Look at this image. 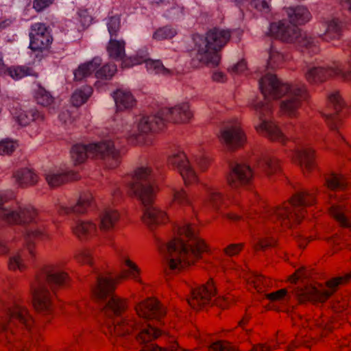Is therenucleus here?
<instances>
[{
	"instance_id": "1",
	"label": "nucleus",
	"mask_w": 351,
	"mask_h": 351,
	"mask_svg": "<svg viewBox=\"0 0 351 351\" xmlns=\"http://www.w3.org/2000/svg\"><path fill=\"white\" fill-rule=\"evenodd\" d=\"M166 248L169 268L180 271L199 259L207 251L208 245L195 235L191 225L185 224L178 228L177 237L167 244Z\"/></svg>"
},
{
	"instance_id": "2",
	"label": "nucleus",
	"mask_w": 351,
	"mask_h": 351,
	"mask_svg": "<svg viewBox=\"0 0 351 351\" xmlns=\"http://www.w3.org/2000/svg\"><path fill=\"white\" fill-rule=\"evenodd\" d=\"M231 35L230 30L219 27L211 28L204 35H194L196 51L192 60L194 66H217L221 62V51L230 40Z\"/></svg>"
},
{
	"instance_id": "3",
	"label": "nucleus",
	"mask_w": 351,
	"mask_h": 351,
	"mask_svg": "<svg viewBox=\"0 0 351 351\" xmlns=\"http://www.w3.org/2000/svg\"><path fill=\"white\" fill-rule=\"evenodd\" d=\"M315 202L314 193L304 191L295 193L291 199L282 205L266 211L264 217L276 221H278L282 226L291 227L301 221L304 216V210L301 206H307Z\"/></svg>"
},
{
	"instance_id": "4",
	"label": "nucleus",
	"mask_w": 351,
	"mask_h": 351,
	"mask_svg": "<svg viewBox=\"0 0 351 351\" xmlns=\"http://www.w3.org/2000/svg\"><path fill=\"white\" fill-rule=\"evenodd\" d=\"M18 324L27 330H30L34 324L28 308L21 300H15L8 308L6 316L0 319V339L5 338L12 341L19 330Z\"/></svg>"
},
{
	"instance_id": "5",
	"label": "nucleus",
	"mask_w": 351,
	"mask_h": 351,
	"mask_svg": "<svg viewBox=\"0 0 351 351\" xmlns=\"http://www.w3.org/2000/svg\"><path fill=\"white\" fill-rule=\"evenodd\" d=\"M269 34L283 42L295 43L300 47H304L313 53L319 51L318 40L306 33H302L301 29L285 21H278L271 23Z\"/></svg>"
},
{
	"instance_id": "6",
	"label": "nucleus",
	"mask_w": 351,
	"mask_h": 351,
	"mask_svg": "<svg viewBox=\"0 0 351 351\" xmlns=\"http://www.w3.org/2000/svg\"><path fill=\"white\" fill-rule=\"evenodd\" d=\"M153 171L150 167H137L132 175V181L128 184V193L140 199L144 206L152 204L155 199L157 189L150 184Z\"/></svg>"
},
{
	"instance_id": "7",
	"label": "nucleus",
	"mask_w": 351,
	"mask_h": 351,
	"mask_svg": "<svg viewBox=\"0 0 351 351\" xmlns=\"http://www.w3.org/2000/svg\"><path fill=\"white\" fill-rule=\"evenodd\" d=\"M351 279V274L343 276L333 278L326 282L327 289H318L314 287H306L304 289H296L293 295L298 301L305 302L311 301L314 302H324L335 292L339 285L348 282Z\"/></svg>"
},
{
	"instance_id": "8",
	"label": "nucleus",
	"mask_w": 351,
	"mask_h": 351,
	"mask_svg": "<svg viewBox=\"0 0 351 351\" xmlns=\"http://www.w3.org/2000/svg\"><path fill=\"white\" fill-rule=\"evenodd\" d=\"M39 211L32 205L19 206L16 208H0V221L11 225L37 223Z\"/></svg>"
},
{
	"instance_id": "9",
	"label": "nucleus",
	"mask_w": 351,
	"mask_h": 351,
	"mask_svg": "<svg viewBox=\"0 0 351 351\" xmlns=\"http://www.w3.org/2000/svg\"><path fill=\"white\" fill-rule=\"evenodd\" d=\"M35 281L46 286L47 285L56 287H61L66 285L69 277L58 263H47L40 267L36 272Z\"/></svg>"
},
{
	"instance_id": "10",
	"label": "nucleus",
	"mask_w": 351,
	"mask_h": 351,
	"mask_svg": "<svg viewBox=\"0 0 351 351\" xmlns=\"http://www.w3.org/2000/svg\"><path fill=\"white\" fill-rule=\"evenodd\" d=\"M284 96H287V97L280 103L281 113L290 118H296L298 116V110L301 108L302 102L308 97L306 86L304 84H291Z\"/></svg>"
},
{
	"instance_id": "11",
	"label": "nucleus",
	"mask_w": 351,
	"mask_h": 351,
	"mask_svg": "<svg viewBox=\"0 0 351 351\" xmlns=\"http://www.w3.org/2000/svg\"><path fill=\"white\" fill-rule=\"evenodd\" d=\"M255 110L258 114L261 122L256 125V132L268 138L272 141H277L284 143L287 138L280 130V128L272 121L263 119L262 116H268L271 112V106L269 104H257L254 106Z\"/></svg>"
},
{
	"instance_id": "12",
	"label": "nucleus",
	"mask_w": 351,
	"mask_h": 351,
	"mask_svg": "<svg viewBox=\"0 0 351 351\" xmlns=\"http://www.w3.org/2000/svg\"><path fill=\"white\" fill-rule=\"evenodd\" d=\"M219 142L229 151L241 148L246 143V136L238 122L228 123L221 128L218 134Z\"/></svg>"
},
{
	"instance_id": "13",
	"label": "nucleus",
	"mask_w": 351,
	"mask_h": 351,
	"mask_svg": "<svg viewBox=\"0 0 351 351\" xmlns=\"http://www.w3.org/2000/svg\"><path fill=\"white\" fill-rule=\"evenodd\" d=\"M306 80L312 84L324 82L334 77L351 80V71L346 72L339 65L331 67L313 66L308 68L304 73Z\"/></svg>"
},
{
	"instance_id": "14",
	"label": "nucleus",
	"mask_w": 351,
	"mask_h": 351,
	"mask_svg": "<svg viewBox=\"0 0 351 351\" xmlns=\"http://www.w3.org/2000/svg\"><path fill=\"white\" fill-rule=\"evenodd\" d=\"M30 289L35 310L39 313H49L53 309V300L48 288L34 280Z\"/></svg>"
},
{
	"instance_id": "15",
	"label": "nucleus",
	"mask_w": 351,
	"mask_h": 351,
	"mask_svg": "<svg viewBox=\"0 0 351 351\" xmlns=\"http://www.w3.org/2000/svg\"><path fill=\"white\" fill-rule=\"evenodd\" d=\"M168 165L179 171L186 186L197 182V176L184 152H178L169 156Z\"/></svg>"
},
{
	"instance_id": "16",
	"label": "nucleus",
	"mask_w": 351,
	"mask_h": 351,
	"mask_svg": "<svg viewBox=\"0 0 351 351\" xmlns=\"http://www.w3.org/2000/svg\"><path fill=\"white\" fill-rule=\"evenodd\" d=\"M29 38V48L37 52L47 50L53 41L48 27L42 23H36L31 26Z\"/></svg>"
},
{
	"instance_id": "17",
	"label": "nucleus",
	"mask_w": 351,
	"mask_h": 351,
	"mask_svg": "<svg viewBox=\"0 0 351 351\" xmlns=\"http://www.w3.org/2000/svg\"><path fill=\"white\" fill-rule=\"evenodd\" d=\"M259 85L265 98L276 99L283 97L291 84L282 83L275 75L267 74L260 80Z\"/></svg>"
},
{
	"instance_id": "18",
	"label": "nucleus",
	"mask_w": 351,
	"mask_h": 351,
	"mask_svg": "<svg viewBox=\"0 0 351 351\" xmlns=\"http://www.w3.org/2000/svg\"><path fill=\"white\" fill-rule=\"evenodd\" d=\"M216 294V288L212 280L205 285L194 289L188 299L189 304L195 310L199 311L208 305Z\"/></svg>"
},
{
	"instance_id": "19",
	"label": "nucleus",
	"mask_w": 351,
	"mask_h": 351,
	"mask_svg": "<svg viewBox=\"0 0 351 351\" xmlns=\"http://www.w3.org/2000/svg\"><path fill=\"white\" fill-rule=\"evenodd\" d=\"M90 152L92 153V158H101L106 160L110 168H114L119 165V152L114 148L112 141L91 143Z\"/></svg>"
},
{
	"instance_id": "20",
	"label": "nucleus",
	"mask_w": 351,
	"mask_h": 351,
	"mask_svg": "<svg viewBox=\"0 0 351 351\" xmlns=\"http://www.w3.org/2000/svg\"><path fill=\"white\" fill-rule=\"evenodd\" d=\"M253 178V171L249 165L236 163L232 165L226 180L232 189H239L249 184Z\"/></svg>"
},
{
	"instance_id": "21",
	"label": "nucleus",
	"mask_w": 351,
	"mask_h": 351,
	"mask_svg": "<svg viewBox=\"0 0 351 351\" xmlns=\"http://www.w3.org/2000/svg\"><path fill=\"white\" fill-rule=\"evenodd\" d=\"M135 311L140 317L160 320L166 315L165 308L156 299L150 298L136 304Z\"/></svg>"
},
{
	"instance_id": "22",
	"label": "nucleus",
	"mask_w": 351,
	"mask_h": 351,
	"mask_svg": "<svg viewBox=\"0 0 351 351\" xmlns=\"http://www.w3.org/2000/svg\"><path fill=\"white\" fill-rule=\"evenodd\" d=\"M160 114L164 119L175 123H188L193 117L189 103L183 102L171 108H163Z\"/></svg>"
},
{
	"instance_id": "23",
	"label": "nucleus",
	"mask_w": 351,
	"mask_h": 351,
	"mask_svg": "<svg viewBox=\"0 0 351 351\" xmlns=\"http://www.w3.org/2000/svg\"><path fill=\"white\" fill-rule=\"evenodd\" d=\"M98 227L96 223L91 220L77 219L71 226L73 235L82 242L89 241L98 234Z\"/></svg>"
},
{
	"instance_id": "24",
	"label": "nucleus",
	"mask_w": 351,
	"mask_h": 351,
	"mask_svg": "<svg viewBox=\"0 0 351 351\" xmlns=\"http://www.w3.org/2000/svg\"><path fill=\"white\" fill-rule=\"evenodd\" d=\"M344 106L343 100L337 90L330 93L327 97V108L332 112L326 114L327 125L330 130L337 131L341 124L340 121L335 116L340 112Z\"/></svg>"
},
{
	"instance_id": "25",
	"label": "nucleus",
	"mask_w": 351,
	"mask_h": 351,
	"mask_svg": "<svg viewBox=\"0 0 351 351\" xmlns=\"http://www.w3.org/2000/svg\"><path fill=\"white\" fill-rule=\"evenodd\" d=\"M346 198L340 197L339 204H333L329 208V214L343 228H351V204H343L341 202Z\"/></svg>"
},
{
	"instance_id": "26",
	"label": "nucleus",
	"mask_w": 351,
	"mask_h": 351,
	"mask_svg": "<svg viewBox=\"0 0 351 351\" xmlns=\"http://www.w3.org/2000/svg\"><path fill=\"white\" fill-rule=\"evenodd\" d=\"M119 282L117 277L99 276L92 289L93 294L97 299H104L112 293Z\"/></svg>"
},
{
	"instance_id": "27",
	"label": "nucleus",
	"mask_w": 351,
	"mask_h": 351,
	"mask_svg": "<svg viewBox=\"0 0 351 351\" xmlns=\"http://www.w3.org/2000/svg\"><path fill=\"white\" fill-rule=\"evenodd\" d=\"M121 219L119 210L107 208L104 209L99 215L98 229L103 232H112Z\"/></svg>"
},
{
	"instance_id": "28",
	"label": "nucleus",
	"mask_w": 351,
	"mask_h": 351,
	"mask_svg": "<svg viewBox=\"0 0 351 351\" xmlns=\"http://www.w3.org/2000/svg\"><path fill=\"white\" fill-rule=\"evenodd\" d=\"M141 321L133 316H127L109 327V332L116 336H125L141 328Z\"/></svg>"
},
{
	"instance_id": "29",
	"label": "nucleus",
	"mask_w": 351,
	"mask_h": 351,
	"mask_svg": "<svg viewBox=\"0 0 351 351\" xmlns=\"http://www.w3.org/2000/svg\"><path fill=\"white\" fill-rule=\"evenodd\" d=\"M45 177L50 187H58L80 178L77 173L60 170H50L45 173Z\"/></svg>"
},
{
	"instance_id": "30",
	"label": "nucleus",
	"mask_w": 351,
	"mask_h": 351,
	"mask_svg": "<svg viewBox=\"0 0 351 351\" xmlns=\"http://www.w3.org/2000/svg\"><path fill=\"white\" fill-rule=\"evenodd\" d=\"M315 152L311 148H302L295 150L292 156L293 162L298 163L304 173H310L315 167Z\"/></svg>"
},
{
	"instance_id": "31",
	"label": "nucleus",
	"mask_w": 351,
	"mask_h": 351,
	"mask_svg": "<svg viewBox=\"0 0 351 351\" xmlns=\"http://www.w3.org/2000/svg\"><path fill=\"white\" fill-rule=\"evenodd\" d=\"M163 118L157 115L143 117L137 123L138 131L140 134L158 132L165 127Z\"/></svg>"
},
{
	"instance_id": "32",
	"label": "nucleus",
	"mask_w": 351,
	"mask_h": 351,
	"mask_svg": "<svg viewBox=\"0 0 351 351\" xmlns=\"http://www.w3.org/2000/svg\"><path fill=\"white\" fill-rule=\"evenodd\" d=\"M142 220L151 230L168 221L167 213L157 207L152 206L145 210Z\"/></svg>"
},
{
	"instance_id": "33",
	"label": "nucleus",
	"mask_w": 351,
	"mask_h": 351,
	"mask_svg": "<svg viewBox=\"0 0 351 351\" xmlns=\"http://www.w3.org/2000/svg\"><path fill=\"white\" fill-rule=\"evenodd\" d=\"M297 346L292 344L287 351H293ZM271 346L266 343H258L253 346L250 351H271ZM210 351H239L236 346L226 341H219L213 343L210 346Z\"/></svg>"
},
{
	"instance_id": "34",
	"label": "nucleus",
	"mask_w": 351,
	"mask_h": 351,
	"mask_svg": "<svg viewBox=\"0 0 351 351\" xmlns=\"http://www.w3.org/2000/svg\"><path fill=\"white\" fill-rule=\"evenodd\" d=\"M117 108L124 110L132 108L136 105V99L130 91L122 88L117 89L113 93Z\"/></svg>"
},
{
	"instance_id": "35",
	"label": "nucleus",
	"mask_w": 351,
	"mask_h": 351,
	"mask_svg": "<svg viewBox=\"0 0 351 351\" xmlns=\"http://www.w3.org/2000/svg\"><path fill=\"white\" fill-rule=\"evenodd\" d=\"M14 117L19 125L21 126H26L34 121H43L45 119V115L36 109L16 110Z\"/></svg>"
},
{
	"instance_id": "36",
	"label": "nucleus",
	"mask_w": 351,
	"mask_h": 351,
	"mask_svg": "<svg viewBox=\"0 0 351 351\" xmlns=\"http://www.w3.org/2000/svg\"><path fill=\"white\" fill-rule=\"evenodd\" d=\"M13 178L21 187L33 186L38 181V175L33 169L29 168L18 169L13 173Z\"/></svg>"
},
{
	"instance_id": "37",
	"label": "nucleus",
	"mask_w": 351,
	"mask_h": 351,
	"mask_svg": "<svg viewBox=\"0 0 351 351\" xmlns=\"http://www.w3.org/2000/svg\"><path fill=\"white\" fill-rule=\"evenodd\" d=\"M290 23L297 26L304 25L310 21L311 18L309 11L303 6L296 8H287L285 9Z\"/></svg>"
},
{
	"instance_id": "38",
	"label": "nucleus",
	"mask_w": 351,
	"mask_h": 351,
	"mask_svg": "<svg viewBox=\"0 0 351 351\" xmlns=\"http://www.w3.org/2000/svg\"><path fill=\"white\" fill-rule=\"evenodd\" d=\"M101 64V60L99 58H94L90 61L80 64L74 71V79L76 81L89 77Z\"/></svg>"
},
{
	"instance_id": "39",
	"label": "nucleus",
	"mask_w": 351,
	"mask_h": 351,
	"mask_svg": "<svg viewBox=\"0 0 351 351\" xmlns=\"http://www.w3.org/2000/svg\"><path fill=\"white\" fill-rule=\"evenodd\" d=\"M122 263L125 267L123 268L122 271L120 275L117 276V278L120 280L121 279L130 277L138 282H141V280L138 278L141 269L138 265L128 256H123L122 258Z\"/></svg>"
},
{
	"instance_id": "40",
	"label": "nucleus",
	"mask_w": 351,
	"mask_h": 351,
	"mask_svg": "<svg viewBox=\"0 0 351 351\" xmlns=\"http://www.w3.org/2000/svg\"><path fill=\"white\" fill-rule=\"evenodd\" d=\"M3 75H8L14 80H19L27 76L37 77L34 69L25 65H13L6 68Z\"/></svg>"
},
{
	"instance_id": "41",
	"label": "nucleus",
	"mask_w": 351,
	"mask_h": 351,
	"mask_svg": "<svg viewBox=\"0 0 351 351\" xmlns=\"http://www.w3.org/2000/svg\"><path fill=\"white\" fill-rule=\"evenodd\" d=\"M125 42L123 40H116L111 38L107 45V51L110 58L119 60L125 56Z\"/></svg>"
},
{
	"instance_id": "42",
	"label": "nucleus",
	"mask_w": 351,
	"mask_h": 351,
	"mask_svg": "<svg viewBox=\"0 0 351 351\" xmlns=\"http://www.w3.org/2000/svg\"><path fill=\"white\" fill-rule=\"evenodd\" d=\"M90 144H77L72 147L71 154V158L75 164L83 163L88 157H92L90 152Z\"/></svg>"
},
{
	"instance_id": "43",
	"label": "nucleus",
	"mask_w": 351,
	"mask_h": 351,
	"mask_svg": "<svg viewBox=\"0 0 351 351\" xmlns=\"http://www.w3.org/2000/svg\"><path fill=\"white\" fill-rule=\"evenodd\" d=\"M127 308L126 300L121 298L117 295H113L104 307V311L106 313L112 312L113 314L118 315L123 313Z\"/></svg>"
},
{
	"instance_id": "44",
	"label": "nucleus",
	"mask_w": 351,
	"mask_h": 351,
	"mask_svg": "<svg viewBox=\"0 0 351 351\" xmlns=\"http://www.w3.org/2000/svg\"><path fill=\"white\" fill-rule=\"evenodd\" d=\"M171 204L180 206H191L192 199L183 189L173 188L171 190Z\"/></svg>"
},
{
	"instance_id": "45",
	"label": "nucleus",
	"mask_w": 351,
	"mask_h": 351,
	"mask_svg": "<svg viewBox=\"0 0 351 351\" xmlns=\"http://www.w3.org/2000/svg\"><path fill=\"white\" fill-rule=\"evenodd\" d=\"M161 335L160 330L148 325L142 329L136 337L137 341L141 344L149 343Z\"/></svg>"
},
{
	"instance_id": "46",
	"label": "nucleus",
	"mask_w": 351,
	"mask_h": 351,
	"mask_svg": "<svg viewBox=\"0 0 351 351\" xmlns=\"http://www.w3.org/2000/svg\"><path fill=\"white\" fill-rule=\"evenodd\" d=\"M93 93V89L89 86H83L77 89L72 95L71 98V104L76 107L83 105Z\"/></svg>"
},
{
	"instance_id": "47",
	"label": "nucleus",
	"mask_w": 351,
	"mask_h": 351,
	"mask_svg": "<svg viewBox=\"0 0 351 351\" xmlns=\"http://www.w3.org/2000/svg\"><path fill=\"white\" fill-rule=\"evenodd\" d=\"M208 205L214 210L219 211L223 204V195L217 189L208 188L207 189Z\"/></svg>"
},
{
	"instance_id": "48",
	"label": "nucleus",
	"mask_w": 351,
	"mask_h": 351,
	"mask_svg": "<svg viewBox=\"0 0 351 351\" xmlns=\"http://www.w3.org/2000/svg\"><path fill=\"white\" fill-rule=\"evenodd\" d=\"M341 23L337 19H332L328 23L324 39L326 41L339 39L341 36Z\"/></svg>"
},
{
	"instance_id": "49",
	"label": "nucleus",
	"mask_w": 351,
	"mask_h": 351,
	"mask_svg": "<svg viewBox=\"0 0 351 351\" xmlns=\"http://www.w3.org/2000/svg\"><path fill=\"white\" fill-rule=\"evenodd\" d=\"M93 197L90 193L81 194L75 203H73L74 215H82L90 207Z\"/></svg>"
},
{
	"instance_id": "50",
	"label": "nucleus",
	"mask_w": 351,
	"mask_h": 351,
	"mask_svg": "<svg viewBox=\"0 0 351 351\" xmlns=\"http://www.w3.org/2000/svg\"><path fill=\"white\" fill-rule=\"evenodd\" d=\"M326 184L328 189L333 191L344 190L348 183L346 178L341 174H331L326 178Z\"/></svg>"
},
{
	"instance_id": "51",
	"label": "nucleus",
	"mask_w": 351,
	"mask_h": 351,
	"mask_svg": "<svg viewBox=\"0 0 351 351\" xmlns=\"http://www.w3.org/2000/svg\"><path fill=\"white\" fill-rule=\"evenodd\" d=\"M142 61L145 63L146 67L148 70L152 71L158 74H162L164 75H170L172 71L164 66L161 61L157 60H152L147 58V55L143 56Z\"/></svg>"
},
{
	"instance_id": "52",
	"label": "nucleus",
	"mask_w": 351,
	"mask_h": 351,
	"mask_svg": "<svg viewBox=\"0 0 351 351\" xmlns=\"http://www.w3.org/2000/svg\"><path fill=\"white\" fill-rule=\"evenodd\" d=\"M27 267V264L21 252H17L10 256L8 261V268L10 270L21 272L25 271Z\"/></svg>"
},
{
	"instance_id": "53",
	"label": "nucleus",
	"mask_w": 351,
	"mask_h": 351,
	"mask_svg": "<svg viewBox=\"0 0 351 351\" xmlns=\"http://www.w3.org/2000/svg\"><path fill=\"white\" fill-rule=\"evenodd\" d=\"M285 61V56L275 48L271 47L269 53L268 66L271 69H275L282 66Z\"/></svg>"
},
{
	"instance_id": "54",
	"label": "nucleus",
	"mask_w": 351,
	"mask_h": 351,
	"mask_svg": "<svg viewBox=\"0 0 351 351\" xmlns=\"http://www.w3.org/2000/svg\"><path fill=\"white\" fill-rule=\"evenodd\" d=\"M36 100L39 105L45 107L51 106L54 102V98L51 94L40 86L36 92Z\"/></svg>"
},
{
	"instance_id": "55",
	"label": "nucleus",
	"mask_w": 351,
	"mask_h": 351,
	"mask_svg": "<svg viewBox=\"0 0 351 351\" xmlns=\"http://www.w3.org/2000/svg\"><path fill=\"white\" fill-rule=\"evenodd\" d=\"M117 71V66L114 64H107L95 71V77L101 80L110 79Z\"/></svg>"
},
{
	"instance_id": "56",
	"label": "nucleus",
	"mask_w": 351,
	"mask_h": 351,
	"mask_svg": "<svg viewBox=\"0 0 351 351\" xmlns=\"http://www.w3.org/2000/svg\"><path fill=\"white\" fill-rule=\"evenodd\" d=\"M76 261L82 265H92L93 256L90 250L88 249L80 250L75 254Z\"/></svg>"
},
{
	"instance_id": "57",
	"label": "nucleus",
	"mask_w": 351,
	"mask_h": 351,
	"mask_svg": "<svg viewBox=\"0 0 351 351\" xmlns=\"http://www.w3.org/2000/svg\"><path fill=\"white\" fill-rule=\"evenodd\" d=\"M264 170L267 176L278 173L280 170L279 160L275 158H267L265 160Z\"/></svg>"
},
{
	"instance_id": "58",
	"label": "nucleus",
	"mask_w": 351,
	"mask_h": 351,
	"mask_svg": "<svg viewBox=\"0 0 351 351\" xmlns=\"http://www.w3.org/2000/svg\"><path fill=\"white\" fill-rule=\"evenodd\" d=\"M108 32L112 38L117 36L121 28V19L119 16H110L107 23Z\"/></svg>"
},
{
	"instance_id": "59",
	"label": "nucleus",
	"mask_w": 351,
	"mask_h": 351,
	"mask_svg": "<svg viewBox=\"0 0 351 351\" xmlns=\"http://www.w3.org/2000/svg\"><path fill=\"white\" fill-rule=\"evenodd\" d=\"M250 282L254 285V287L258 292L264 291L265 288L269 285V279L261 275L254 276L252 278Z\"/></svg>"
},
{
	"instance_id": "60",
	"label": "nucleus",
	"mask_w": 351,
	"mask_h": 351,
	"mask_svg": "<svg viewBox=\"0 0 351 351\" xmlns=\"http://www.w3.org/2000/svg\"><path fill=\"white\" fill-rule=\"evenodd\" d=\"M176 34V32L168 27L159 28L154 34V38L158 40H162L165 39H169L173 38Z\"/></svg>"
},
{
	"instance_id": "61",
	"label": "nucleus",
	"mask_w": 351,
	"mask_h": 351,
	"mask_svg": "<svg viewBox=\"0 0 351 351\" xmlns=\"http://www.w3.org/2000/svg\"><path fill=\"white\" fill-rule=\"evenodd\" d=\"M276 240L270 237L260 239L254 244V249L258 250H265L267 247H273L276 245Z\"/></svg>"
},
{
	"instance_id": "62",
	"label": "nucleus",
	"mask_w": 351,
	"mask_h": 351,
	"mask_svg": "<svg viewBox=\"0 0 351 351\" xmlns=\"http://www.w3.org/2000/svg\"><path fill=\"white\" fill-rule=\"evenodd\" d=\"M56 209L57 213L60 215H69L74 214V209L73 204L69 202L60 201L56 205Z\"/></svg>"
},
{
	"instance_id": "63",
	"label": "nucleus",
	"mask_w": 351,
	"mask_h": 351,
	"mask_svg": "<svg viewBox=\"0 0 351 351\" xmlns=\"http://www.w3.org/2000/svg\"><path fill=\"white\" fill-rule=\"evenodd\" d=\"M16 144L10 140H2L0 141V155H10L16 149Z\"/></svg>"
},
{
	"instance_id": "64",
	"label": "nucleus",
	"mask_w": 351,
	"mask_h": 351,
	"mask_svg": "<svg viewBox=\"0 0 351 351\" xmlns=\"http://www.w3.org/2000/svg\"><path fill=\"white\" fill-rule=\"evenodd\" d=\"M271 0H252L251 5L257 10L264 13L271 11Z\"/></svg>"
}]
</instances>
